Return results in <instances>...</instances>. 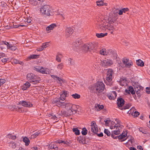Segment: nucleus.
Returning <instances> with one entry per match:
<instances>
[{
	"label": "nucleus",
	"mask_w": 150,
	"mask_h": 150,
	"mask_svg": "<svg viewBox=\"0 0 150 150\" xmlns=\"http://www.w3.org/2000/svg\"><path fill=\"white\" fill-rule=\"evenodd\" d=\"M105 88V85L102 82H97L91 85L90 88V92L92 93H99L102 92Z\"/></svg>",
	"instance_id": "obj_1"
},
{
	"label": "nucleus",
	"mask_w": 150,
	"mask_h": 150,
	"mask_svg": "<svg viewBox=\"0 0 150 150\" xmlns=\"http://www.w3.org/2000/svg\"><path fill=\"white\" fill-rule=\"evenodd\" d=\"M28 80L30 83H33V84L39 83L40 81V78L32 73L28 74L27 76Z\"/></svg>",
	"instance_id": "obj_2"
},
{
	"label": "nucleus",
	"mask_w": 150,
	"mask_h": 150,
	"mask_svg": "<svg viewBox=\"0 0 150 150\" xmlns=\"http://www.w3.org/2000/svg\"><path fill=\"white\" fill-rule=\"evenodd\" d=\"M105 49H103L99 51L98 53H99L100 54L104 56L108 55H110L111 57H112L114 59H116L117 58V55L115 52L112 50H109V52H108Z\"/></svg>",
	"instance_id": "obj_3"
},
{
	"label": "nucleus",
	"mask_w": 150,
	"mask_h": 150,
	"mask_svg": "<svg viewBox=\"0 0 150 150\" xmlns=\"http://www.w3.org/2000/svg\"><path fill=\"white\" fill-rule=\"evenodd\" d=\"M71 47L75 51H78L81 50L82 47V42L81 40H77L74 41L71 44Z\"/></svg>",
	"instance_id": "obj_4"
},
{
	"label": "nucleus",
	"mask_w": 150,
	"mask_h": 150,
	"mask_svg": "<svg viewBox=\"0 0 150 150\" xmlns=\"http://www.w3.org/2000/svg\"><path fill=\"white\" fill-rule=\"evenodd\" d=\"M64 103L62 108H65L68 112H66L65 114L67 116H69L72 115V110L71 109L72 108V104L70 103H67L65 102H64Z\"/></svg>",
	"instance_id": "obj_5"
},
{
	"label": "nucleus",
	"mask_w": 150,
	"mask_h": 150,
	"mask_svg": "<svg viewBox=\"0 0 150 150\" xmlns=\"http://www.w3.org/2000/svg\"><path fill=\"white\" fill-rule=\"evenodd\" d=\"M40 11L42 14L49 16L50 15V12L51 11V8L49 6L45 5L42 7Z\"/></svg>",
	"instance_id": "obj_6"
},
{
	"label": "nucleus",
	"mask_w": 150,
	"mask_h": 150,
	"mask_svg": "<svg viewBox=\"0 0 150 150\" xmlns=\"http://www.w3.org/2000/svg\"><path fill=\"white\" fill-rule=\"evenodd\" d=\"M106 70V79L107 81L111 82L112 81V79L113 78V75L114 74V71L111 69H107Z\"/></svg>",
	"instance_id": "obj_7"
},
{
	"label": "nucleus",
	"mask_w": 150,
	"mask_h": 150,
	"mask_svg": "<svg viewBox=\"0 0 150 150\" xmlns=\"http://www.w3.org/2000/svg\"><path fill=\"white\" fill-rule=\"evenodd\" d=\"M64 102L59 97H56L53 98L52 103L53 104H56L58 106L62 107L63 105L64 104Z\"/></svg>",
	"instance_id": "obj_8"
},
{
	"label": "nucleus",
	"mask_w": 150,
	"mask_h": 150,
	"mask_svg": "<svg viewBox=\"0 0 150 150\" xmlns=\"http://www.w3.org/2000/svg\"><path fill=\"white\" fill-rule=\"evenodd\" d=\"M123 62L125 65V67L127 68H130L133 65V63L131 60H129L127 58H124L122 60Z\"/></svg>",
	"instance_id": "obj_9"
},
{
	"label": "nucleus",
	"mask_w": 150,
	"mask_h": 150,
	"mask_svg": "<svg viewBox=\"0 0 150 150\" xmlns=\"http://www.w3.org/2000/svg\"><path fill=\"white\" fill-rule=\"evenodd\" d=\"M101 64L103 67H107L112 65L113 64V62L112 60L106 59L103 60Z\"/></svg>",
	"instance_id": "obj_10"
},
{
	"label": "nucleus",
	"mask_w": 150,
	"mask_h": 150,
	"mask_svg": "<svg viewBox=\"0 0 150 150\" xmlns=\"http://www.w3.org/2000/svg\"><path fill=\"white\" fill-rule=\"evenodd\" d=\"M18 104L26 108H31L33 106V104L30 102L24 100L19 101Z\"/></svg>",
	"instance_id": "obj_11"
},
{
	"label": "nucleus",
	"mask_w": 150,
	"mask_h": 150,
	"mask_svg": "<svg viewBox=\"0 0 150 150\" xmlns=\"http://www.w3.org/2000/svg\"><path fill=\"white\" fill-rule=\"evenodd\" d=\"M91 126V131L95 134H97L98 131V129L96 122L95 121L92 122Z\"/></svg>",
	"instance_id": "obj_12"
},
{
	"label": "nucleus",
	"mask_w": 150,
	"mask_h": 150,
	"mask_svg": "<svg viewBox=\"0 0 150 150\" xmlns=\"http://www.w3.org/2000/svg\"><path fill=\"white\" fill-rule=\"evenodd\" d=\"M125 100L121 98H119L117 99V104L118 108L120 109L125 104Z\"/></svg>",
	"instance_id": "obj_13"
},
{
	"label": "nucleus",
	"mask_w": 150,
	"mask_h": 150,
	"mask_svg": "<svg viewBox=\"0 0 150 150\" xmlns=\"http://www.w3.org/2000/svg\"><path fill=\"white\" fill-rule=\"evenodd\" d=\"M69 93L68 91H63L62 93L60 94V96L59 98H60L62 101H63L65 100L66 97L69 96Z\"/></svg>",
	"instance_id": "obj_14"
},
{
	"label": "nucleus",
	"mask_w": 150,
	"mask_h": 150,
	"mask_svg": "<svg viewBox=\"0 0 150 150\" xmlns=\"http://www.w3.org/2000/svg\"><path fill=\"white\" fill-rule=\"evenodd\" d=\"M127 132H125V134L122 135L120 134L118 136V138L119 140V142H122L126 140L128 138V137L125 138L127 136Z\"/></svg>",
	"instance_id": "obj_15"
},
{
	"label": "nucleus",
	"mask_w": 150,
	"mask_h": 150,
	"mask_svg": "<svg viewBox=\"0 0 150 150\" xmlns=\"http://www.w3.org/2000/svg\"><path fill=\"white\" fill-rule=\"evenodd\" d=\"M74 32V30L71 27H68L65 30V33L66 35L69 37Z\"/></svg>",
	"instance_id": "obj_16"
},
{
	"label": "nucleus",
	"mask_w": 150,
	"mask_h": 150,
	"mask_svg": "<svg viewBox=\"0 0 150 150\" xmlns=\"http://www.w3.org/2000/svg\"><path fill=\"white\" fill-rule=\"evenodd\" d=\"M40 56L39 54H31L26 59V60L28 61L31 59H37Z\"/></svg>",
	"instance_id": "obj_17"
},
{
	"label": "nucleus",
	"mask_w": 150,
	"mask_h": 150,
	"mask_svg": "<svg viewBox=\"0 0 150 150\" xmlns=\"http://www.w3.org/2000/svg\"><path fill=\"white\" fill-rule=\"evenodd\" d=\"M77 140L80 143L83 144H86L85 137L83 136H80L78 137L77 139Z\"/></svg>",
	"instance_id": "obj_18"
},
{
	"label": "nucleus",
	"mask_w": 150,
	"mask_h": 150,
	"mask_svg": "<svg viewBox=\"0 0 150 150\" xmlns=\"http://www.w3.org/2000/svg\"><path fill=\"white\" fill-rule=\"evenodd\" d=\"M30 86V84L28 81H27L21 86V89L23 91L26 90Z\"/></svg>",
	"instance_id": "obj_19"
},
{
	"label": "nucleus",
	"mask_w": 150,
	"mask_h": 150,
	"mask_svg": "<svg viewBox=\"0 0 150 150\" xmlns=\"http://www.w3.org/2000/svg\"><path fill=\"white\" fill-rule=\"evenodd\" d=\"M56 25L55 24H52L51 25L47 27L46 30L48 32H50L51 30H52L54 28L56 27Z\"/></svg>",
	"instance_id": "obj_20"
},
{
	"label": "nucleus",
	"mask_w": 150,
	"mask_h": 150,
	"mask_svg": "<svg viewBox=\"0 0 150 150\" xmlns=\"http://www.w3.org/2000/svg\"><path fill=\"white\" fill-rule=\"evenodd\" d=\"M106 27V31H110L111 34H112L114 30H115V29L113 26L111 25H107Z\"/></svg>",
	"instance_id": "obj_21"
},
{
	"label": "nucleus",
	"mask_w": 150,
	"mask_h": 150,
	"mask_svg": "<svg viewBox=\"0 0 150 150\" xmlns=\"http://www.w3.org/2000/svg\"><path fill=\"white\" fill-rule=\"evenodd\" d=\"M71 107V109L72 110V115L73 113V112H74V113H76L79 106L75 105L72 104Z\"/></svg>",
	"instance_id": "obj_22"
},
{
	"label": "nucleus",
	"mask_w": 150,
	"mask_h": 150,
	"mask_svg": "<svg viewBox=\"0 0 150 150\" xmlns=\"http://www.w3.org/2000/svg\"><path fill=\"white\" fill-rule=\"evenodd\" d=\"M97 5L99 6H107L108 4L107 3H104L103 1L100 0L96 2Z\"/></svg>",
	"instance_id": "obj_23"
},
{
	"label": "nucleus",
	"mask_w": 150,
	"mask_h": 150,
	"mask_svg": "<svg viewBox=\"0 0 150 150\" xmlns=\"http://www.w3.org/2000/svg\"><path fill=\"white\" fill-rule=\"evenodd\" d=\"M96 44L95 43H90L88 44V46H89V51H91V50H93L96 47Z\"/></svg>",
	"instance_id": "obj_24"
},
{
	"label": "nucleus",
	"mask_w": 150,
	"mask_h": 150,
	"mask_svg": "<svg viewBox=\"0 0 150 150\" xmlns=\"http://www.w3.org/2000/svg\"><path fill=\"white\" fill-rule=\"evenodd\" d=\"M125 91L126 93H129V91L132 94H134L135 93V91L134 90V89L132 87V86H130L129 87V90H126Z\"/></svg>",
	"instance_id": "obj_25"
},
{
	"label": "nucleus",
	"mask_w": 150,
	"mask_h": 150,
	"mask_svg": "<svg viewBox=\"0 0 150 150\" xmlns=\"http://www.w3.org/2000/svg\"><path fill=\"white\" fill-rule=\"evenodd\" d=\"M17 49V47L16 46L12 45L10 44L8 45L7 48L8 49L12 51H15Z\"/></svg>",
	"instance_id": "obj_26"
},
{
	"label": "nucleus",
	"mask_w": 150,
	"mask_h": 150,
	"mask_svg": "<svg viewBox=\"0 0 150 150\" xmlns=\"http://www.w3.org/2000/svg\"><path fill=\"white\" fill-rule=\"evenodd\" d=\"M107 25L104 24H101L99 25L98 28L101 30H105L106 31Z\"/></svg>",
	"instance_id": "obj_27"
},
{
	"label": "nucleus",
	"mask_w": 150,
	"mask_h": 150,
	"mask_svg": "<svg viewBox=\"0 0 150 150\" xmlns=\"http://www.w3.org/2000/svg\"><path fill=\"white\" fill-rule=\"evenodd\" d=\"M23 141L25 143V145L28 146L30 143V140L28 138L26 137H24L23 139Z\"/></svg>",
	"instance_id": "obj_28"
},
{
	"label": "nucleus",
	"mask_w": 150,
	"mask_h": 150,
	"mask_svg": "<svg viewBox=\"0 0 150 150\" xmlns=\"http://www.w3.org/2000/svg\"><path fill=\"white\" fill-rule=\"evenodd\" d=\"M88 47V44H84L83 45H82L81 50H83L86 51H89Z\"/></svg>",
	"instance_id": "obj_29"
},
{
	"label": "nucleus",
	"mask_w": 150,
	"mask_h": 150,
	"mask_svg": "<svg viewBox=\"0 0 150 150\" xmlns=\"http://www.w3.org/2000/svg\"><path fill=\"white\" fill-rule=\"evenodd\" d=\"M131 105L130 104L128 103L125 105L124 106H122L121 108V109H120L123 110H126L127 109H128L130 108V107L131 106Z\"/></svg>",
	"instance_id": "obj_30"
},
{
	"label": "nucleus",
	"mask_w": 150,
	"mask_h": 150,
	"mask_svg": "<svg viewBox=\"0 0 150 150\" xmlns=\"http://www.w3.org/2000/svg\"><path fill=\"white\" fill-rule=\"evenodd\" d=\"M13 62L15 64H18L21 65H23V63L22 62L15 59H13Z\"/></svg>",
	"instance_id": "obj_31"
},
{
	"label": "nucleus",
	"mask_w": 150,
	"mask_h": 150,
	"mask_svg": "<svg viewBox=\"0 0 150 150\" xmlns=\"http://www.w3.org/2000/svg\"><path fill=\"white\" fill-rule=\"evenodd\" d=\"M136 64L138 66L141 67H143L144 65V62L140 59H139L137 60L136 62Z\"/></svg>",
	"instance_id": "obj_32"
},
{
	"label": "nucleus",
	"mask_w": 150,
	"mask_h": 150,
	"mask_svg": "<svg viewBox=\"0 0 150 150\" xmlns=\"http://www.w3.org/2000/svg\"><path fill=\"white\" fill-rule=\"evenodd\" d=\"M39 72L43 74H47L49 73V72L47 70L43 68L42 67L40 68Z\"/></svg>",
	"instance_id": "obj_33"
},
{
	"label": "nucleus",
	"mask_w": 150,
	"mask_h": 150,
	"mask_svg": "<svg viewBox=\"0 0 150 150\" xmlns=\"http://www.w3.org/2000/svg\"><path fill=\"white\" fill-rule=\"evenodd\" d=\"M107 34L108 33H96V36L98 38H101L104 37L105 36L107 35Z\"/></svg>",
	"instance_id": "obj_34"
},
{
	"label": "nucleus",
	"mask_w": 150,
	"mask_h": 150,
	"mask_svg": "<svg viewBox=\"0 0 150 150\" xmlns=\"http://www.w3.org/2000/svg\"><path fill=\"white\" fill-rule=\"evenodd\" d=\"M103 108L104 106L103 105H100L99 104H98L95 106L96 110L98 111H100Z\"/></svg>",
	"instance_id": "obj_35"
},
{
	"label": "nucleus",
	"mask_w": 150,
	"mask_h": 150,
	"mask_svg": "<svg viewBox=\"0 0 150 150\" xmlns=\"http://www.w3.org/2000/svg\"><path fill=\"white\" fill-rule=\"evenodd\" d=\"M72 131L74 132L76 135H79L80 134L79 130L77 128H74L72 129Z\"/></svg>",
	"instance_id": "obj_36"
},
{
	"label": "nucleus",
	"mask_w": 150,
	"mask_h": 150,
	"mask_svg": "<svg viewBox=\"0 0 150 150\" xmlns=\"http://www.w3.org/2000/svg\"><path fill=\"white\" fill-rule=\"evenodd\" d=\"M87 130L85 127H83L82 129L81 133L83 135H86L87 133Z\"/></svg>",
	"instance_id": "obj_37"
},
{
	"label": "nucleus",
	"mask_w": 150,
	"mask_h": 150,
	"mask_svg": "<svg viewBox=\"0 0 150 150\" xmlns=\"http://www.w3.org/2000/svg\"><path fill=\"white\" fill-rule=\"evenodd\" d=\"M40 134V132L39 131H38V132H35L33 134L31 135V137L32 138H34L38 136Z\"/></svg>",
	"instance_id": "obj_38"
},
{
	"label": "nucleus",
	"mask_w": 150,
	"mask_h": 150,
	"mask_svg": "<svg viewBox=\"0 0 150 150\" xmlns=\"http://www.w3.org/2000/svg\"><path fill=\"white\" fill-rule=\"evenodd\" d=\"M30 3L33 5H36L38 2L36 0H29Z\"/></svg>",
	"instance_id": "obj_39"
},
{
	"label": "nucleus",
	"mask_w": 150,
	"mask_h": 150,
	"mask_svg": "<svg viewBox=\"0 0 150 150\" xmlns=\"http://www.w3.org/2000/svg\"><path fill=\"white\" fill-rule=\"evenodd\" d=\"M9 146L13 149H15L16 147V143L13 142H11L9 144Z\"/></svg>",
	"instance_id": "obj_40"
},
{
	"label": "nucleus",
	"mask_w": 150,
	"mask_h": 150,
	"mask_svg": "<svg viewBox=\"0 0 150 150\" xmlns=\"http://www.w3.org/2000/svg\"><path fill=\"white\" fill-rule=\"evenodd\" d=\"M139 130L140 132H142L144 134H146L147 133V131L142 127H140L139 128Z\"/></svg>",
	"instance_id": "obj_41"
},
{
	"label": "nucleus",
	"mask_w": 150,
	"mask_h": 150,
	"mask_svg": "<svg viewBox=\"0 0 150 150\" xmlns=\"http://www.w3.org/2000/svg\"><path fill=\"white\" fill-rule=\"evenodd\" d=\"M49 147L50 149H54L57 150L58 149V147L56 145H54L53 144L50 145Z\"/></svg>",
	"instance_id": "obj_42"
},
{
	"label": "nucleus",
	"mask_w": 150,
	"mask_h": 150,
	"mask_svg": "<svg viewBox=\"0 0 150 150\" xmlns=\"http://www.w3.org/2000/svg\"><path fill=\"white\" fill-rule=\"evenodd\" d=\"M71 96L75 99H79L80 97V96L77 93L73 94L71 95Z\"/></svg>",
	"instance_id": "obj_43"
},
{
	"label": "nucleus",
	"mask_w": 150,
	"mask_h": 150,
	"mask_svg": "<svg viewBox=\"0 0 150 150\" xmlns=\"http://www.w3.org/2000/svg\"><path fill=\"white\" fill-rule=\"evenodd\" d=\"M134 88L136 93L137 94H139L140 92V91L139 90L140 89V86H139V87L137 88L136 86V87Z\"/></svg>",
	"instance_id": "obj_44"
},
{
	"label": "nucleus",
	"mask_w": 150,
	"mask_h": 150,
	"mask_svg": "<svg viewBox=\"0 0 150 150\" xmlns=\"http://www.w3.org/2000/svg\"><path fill=\"white\" fill-rule=\"evenodd\" d=\"M64 67V64L63 63H61L59 64L57 66V68L59 69H62Z\"/></svg>",
	"instance_id": "obj_45"
},
{
	"label": "nucleus",
	"mask_w": 150,
	"mask_h": 150,
	"mask_svg": "<svg viewBox=\"0 0 150 150\" xmlns=\"http://www.w3.org/2000/svg\"><path fill=\"white\" fill-rule=\"evenodd\" d=\"M104 132L108 136H110V135H111L110 132L108 129H105L104 130Z\"/></svg>",
	"instance_id": "obj_46"
},
{
	"label": "nucleus",
	"mask_w": 150,
	"mask_h": 150,
	"mask_svg": "<svg viewBox=\"0 0 150 150\" xmlns=\"http://www.w3.org/2000/svg\"><path fill=\"white\" fill-rule=\"evenodd\" d=\"M49 42H46L43 44V45H42V46L44 49L49 46Z\"/></svg>",
	"instance_id": "obj_47"
},
{
	"label": "nucleus",
	"mask_w": 150,
	"mask_h": 150,
	"mask_svg": "<svg viewBox=\"0 0 150 150\" xmlns=\"http://www.w3.org/2000/svg\"><path fill=\"white\" fill-rule=\"evenodd\" d=\"M6 80L4 79H0V86H1V85H3L4 83H5Z\"/></svg>",
	"instance_id": "obj_48"
},
{
	"label": "nucleus",
	"mask_w": 150,
	"mask_h": 150,
	"mask_svg": "<svg viewBox=\"0 0 150 150\" xmlns=\"http://www.w3.org/2000/svg\"><path fill=\"white\" fill-rule=\"evenodd\" d=\"M139 114L140 113L139 112L136 111L132 115L135 117H137L139 115Z\"/></svg>",
	"instance_id": "obj_49"
},
{
	"label": "nucleus",
	"mask_w": 150,
	"mask_h": 150,
	"mask_svg": "<svg viewBox=\"0 0 150 150\" xmlns=\"http://www.w3.org/2000/svg\"><path fill=\"white\" fill-rule=\"evenodd\" d=\"M51 118L53 120H57V118L56 115H54L53 114H52L51 115Z\"/></svg>",
	"instance_id": "obj_50"
},
{
	"label": "nucleus",
	"mask_w": 150,
	"mask_h": 150,
	"mask_svg": "<svg viewBox=\"0 0 150 150\" xmlns=\"http://www.w3.org/2000/svg\"><path fill=\"white\" fill-rule=\"evenodd\" d=\"M7 6L6 4L4 2H2L1 3V7H6Z\"/></svg>",
	"instance_id": "obj_51"
},
{
	"label": "nucleus",
	"mask_w": 150,
	"mask_h": 150,
	"mask_svg": "<svg viewBox=\"0 0 150 150\" xmlns=\"http://www.w3.org/2000/svg\"><path fill=\"white\" fill-rule=\"evenodd\" d=\"M2 44H4V45H6L7 46V48L8 47V45H9L10 43H9L8 42H7L6 41H3L2 42Z\"/></svg>",
	"instance_id": "obj_52"
},
{
	"label": "nucleus",
	"mask_w": 150,
	"mask_h": 150,
	"mask_svg": "<svg viewBox=\"0 0 150 150\" xmlns=\"http://www.w3.org/2000/svg\"><path fill=\"white\" fill-rule=\"evenodd\" d=\"M108 96L109 99L110 100H114V98L112 94L108 95Z\"/></svg>",
	"instance_id": "obj_53"
},
{
	"label": "nucleus",
	"mask_w": 150,
	"mask_h": 150,
	"mask_svg": "<svg viewBox=\"0 0 150 150\" xmlns=\"http://www.w3.org/2000/svg\"><path fill=\"white\" fill-rule=\"evenodd\" d=\"M115 135H118L120 134V132L119 130H114L113 131V133Z\"/></svg>",
	"instance_id": "obj_54"
},
{
	"label": "nucleus",
	"mask_w": 150,
	"mask_h": 150,
	"mask_svg": "<svg viewBox=\"0 0 150 150\" xmlns=\"http://www.w3.org/2000/svg\"><path fill=\"white\" fill-rule=\"evenodd\" d=\"M8 59H9L8 58H4L2 59L1 60L2 62L6 63V62H7V61H8Z\"/></svg>",
	"instance_id": "obj_55"
},
{
	"label": "nucleus",
	"mask_w": 150,
	"mask_h": 150,
	"mask_svg": "<svg viewBox=\"0 0 150 150\" xmlns=\"http://www.w3.org/2000/svg\"><path fill=\"white\" fill-rule=\"evenodd\" d=\"M61 59L58 56L56 55V60L58 62H60L61 61Z\"/></svg>",
	"instance_id": "obj_56"
},
{
	"label": "nucleus",
	"mask_w": 150,
	"mask_h": 150,
	"mask_svg": "<svg viewBox=\"0 0 150 150\" xmlns=\"http://www.w3.org/2000/svg\"><path fill=\"white\" fill-rule=\"evenodd\" d=\"M40 67H36L34 68V70L38 72H40Z\"/></svg>",
	"instance_id": "obj_57"
},
{
	"label": "nucleus",
	"mask_w": 150,
	"mask_h": 150,
	"mask_svg": "<svg viewBox=\"0 0 150 150\" xmlns=\"http://www.w3.org/2000/svg\"><path fill=\"white\" fill-rule=\"evenodd\" d=\"M110 120H104L105 122V124L106 126H108L109 122H110Z\"/></svg>",
	"instance_id": "obj_58"
},
{
	"label": "nucleus",
	"mask_w": 150,
	"mask_h": 150,
	"mask_svg": "<svg viewBox=\"0 0 150 150\" xmlns=\"http://www.w3.org/2000/svg\"><path fill=\"white\" fill-rule=\"evenodd\" d=\"M122 10L124 13H125L126 12L128 11H129V9L127 8H122Z\"/></svg>",
	"instance_id": "obj_59"
},
{
	"label": "nucleus",
	"mask_w": 150,
	"mask_h": 150,
	"mask_svg": "<svg viewBox=\"0 0 150 150\" xmlns=\"http://www.w3.org/2000/svg\"><path fill=\"white\" fill-rule=\"evenodd\" d=\"M116 135L114 134H111V137L113 138L114 139H116L118 138L117 136H116Z\"/></svg>",
	"instance_id": "obj_60"
},
{
	"label": "nucleus",
	"mask_w": 150,
	"mask_h": 150,
	"mask_svg": "<svg viewBox=\"0 0 150 150\" xmlns=\"http://www.w3.org/2000/svg\"><path fill=\"white\" fill-rule=\"evenodd\" d=\"M57 80H58L59 82H58V83H61V81H63V80L62 79L60 78H59L58 77H57Z\"/></svg>",
	"instance_id": "obj_61"
},
{
	"label": "nucleus",
	"mask_w": 150,
	"mask_h": 150,
	"mask_svg": "<svg viewBox=\"0 0 150 150\" xmlns=\"http://www.w3.org/2000/svg\"><path fill=\"white\" fill-rule=\"evenodd\" d=\"M31 149L34 150H38L40 149V148H38V147L37 146H33L31 147Z\"/></svg>",
	"instance_id": "obj_62"
},
{
	"label": "nucleus",
	"mask_w": 150,
	"mask_h": 150,
	"mask_svg": "<svg viewBox=\"0 0 150 150\" xmlns=\"http://www.w3.org/2000/svg\"><path fill=\"white\" fill-rule=\"evenodd\" d=\"M44 49V48L41 46L40 47L38 48V51H41Z\"/></svg>",
	"instance_id": "obj_63"
},
{
	"label": "nucleus",
	"mask_w": 150,
	"mask_h": 150,
	"mask_svg": "<svg viewBox=\"0 0 150 150\" xmlns=\"http://www.w3.org/2000/svg\"><path fill=\"white\" fill-rule=\"evenodd\" d=\"M137 149L139 150H143V149L141 146H137Z\"/></svg>",
	"instance_id": "obj_64"
}]
</instances>
